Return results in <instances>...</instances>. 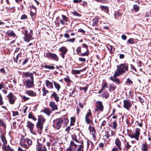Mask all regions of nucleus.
Wrapping results in <instances>:
<instances>
[{"label": "nucleus", "mask_w": 151, "mask_h": 151, "mask_svg": "<svg viewBox=\"0 0 151 151\" xmlns=\"http://www.w3.org/2000/svg\"><path fill=\"white\" fill-rule=\"evenodd\" d=\"M117 69L114 72L117 75H121L128 70V64L126 63L121 64L117 65Z\"/></svg>", "instance_id": "obj_1"}, {"label": "nucleus", "mask_w": 151, "mask_h": 151, "mask_svg": "<svg viewBox=\"0 0 151 151\" xmlns=\"http://www.w3.org/2000/svg\"><path fill=\"white\" fill-rule=\"evenodd\" d=\"M93 118V117L92 116L91 110L90 109H88L85 116V122L88 124H93L92 120Z\"/></svg>", "instance_id": "obj_2"}, {"label": "nucleus", "mask_w": 151, "mask_h": 151, "mask_svg": "<svg viewBox=\"0 0 151 151\" xmlns=\"http://www.w3.org/2000/svg\"><path fill=\"white\" fill-rule=\"evenodd\" d=\"M32 140L28 138L22 140L20 143L21 146L26 149H28L29 146L32 145Z\"/></svg>", "instance_id": "obj_3"}, {"label": "nucleus", "mask_w": 151, "mask_h": 151, "mask_svg": "<svg viewBox=\"0 0 151 151\" xmlns=\"http://www.w3.org/2000/svg\"><path fill=\"white\" fill-rule=\"evenodd\" d=\"M140 130L138 128H136L134 132L132 134H130L129 137L132 138H134L137 141L139 140V137L140 133Z\"/></svg>", "instance_id": "obj_4"}, {"label": "nucleus", "mask_w": 151, "mask_h": 151, "mask_svg": "<svg viewBox=\"0 0 151 151\" xmlns=\"http://www.w3.org/2000/svg\"><path fill=\"white\" fill-rule=\"evenodd\" d=\"M32 35L33 32L32 30H30L29 32H28L27 30H25L24 36V41L27 42H28L31 40H32L34 39L32 37Z\"/></svg>", "instance_id": "obj_5"}, {"label": "nucleus", "mask_w": 151, "mask_h": 151, "mask_svg": "<svg viewBox=\"0 0 151 151\" xmlns=\"http://www.w3.org/2000/svg\"><path fill=\"white\" fill-rule=\"evenodd\" d=\"M63 120L61 118H57L53 121V126L57 129H59L61 127Z\"/></svg>", "instance_id": "obj_6"}, {"label": "nucleus", "mask_w": 151, "mask_h": 151, "mask_svg": "<svg viewBox=\"0 0 151 151\" xmlns=\"http://www.w3.org/2000/svg\"><path fill=\"white\" fill-rule=\"evenodd\" d=\"M26 127L32 134H35V132L34 131L35 125L33 123L30 121H27Z\"/></svg>", "instance_id": "obj_7"}, {"label": "nucleus", "mask_w": 151, "mask_h": 151, "mask_svg": "<svg viewBox=\"0 0 151 151\" xmlns=\"http://www.w3.org/2000/svg\"><path fill=\"white\" fill-rule=\"evenodd\" d=\"M47 58L51 59L54 60L58 61L59 58L58 56L55 54L47 52L46 54Z\"/></svg>", "instance_id": "obj_8"}, {"label": "nucleus", "mask_w": 151, "mask_h": 151, "mask_svg": "<svg viewBox=\"0 0 151 151\" xmlns=\"http://www.w3.org/2000/svg\"><path fill=\"white\" fill-rule=\"evenodd\" d=\"M26 87L28 88H32L34 86V79H26L25 81Z\"/></svg>", "instance_id": "obj_9"}, {"label": "nucleus", "mask_w": 151, "mask_h": 151, "mask_svg": "<svg viewBox=\"0 0 151 151\" xmlns=\"http://www.w3.org/2000/svg\"><path fill=\"white\" fill-rule=\"evenodd\" d=\"M7 97L8 98L10 104H14L16 99V97L12 93H10L7 96Z\"/></svg>", "instance_id": "obj_10"}, {"label": "nucleus", "mask_w": 151, "mask_h": 151, "mask_svg": "<svg viewBox=\"0 0 151 151\" xmlns=\"http://www.w3.org/2000/svg\"><path fill=\"white\" fill-rule=\"evenodd\" d=\"M96 109L95 110V111L99 110L102 111L104 109V106L102 102L100 101H96Z\"/></svg>", "instance_id": "obj_11"}, {"label": "nucleus", "mask_w": 151, "mask_h": 151, "mask_svg": "<svg viewBox=\"0 0 151 151\" xmlns=\"http://www.w3.org/2000/svg\"><path fill=\"white\" fill-rule=\"evenodd\" d=\"M123 106L124 108L128 110L130 108L132 105L131 101L128 100H124L123 101Z\"/></svg>", "instance_id": "obj_12"}, {"label": "nucleus", "mask_w": 151, "mask_h": 151, "mask_svg": "<svg viewBox=\"0 0 151 151\" xmlns=\"http://www.w3.org/2000/svg\"><path fill=\"white\" fill-rule=\"evenodd\" d=\"M116 72H114V76H111L110 78V79L113 82L116 83L118 84L121 83L120 81L116 77L119 76L120 75H117V74H115Z\"/></svg>", "instance_id": "obj_13"}, {"label": "nucleus", "mask_w": 151, "mask_h": 151, "mask_svg": "<svg viewBox=\"0 0 151 151\" xmlns=\"http://www.w3.org/2000/svg\"><path fill=\"white\" fill-rule=\"evenodd\" d=\"M73 140H74L76 142L80 144L81 145H83V141L82 138H81L79 135H74L73 138Z\"/></svg>", "instance_id": "obj_14"}, {"label": "nucleus", "mask_w": 151, "mask_h": 151, "mask_svg": "<svg viewBox=\"0 0 151 151\" xmlns=\"http://www.w3.org/2000/svg\"><path fill=\"white\" fill-rule=\"evenodd\" d=\"M59 50L61 52V56L64 59L65 57V55L66 53L68 51V49L65 47L63 46L60 47L59 49Z\"/></svg>", "instance_id": "obj_15"}, {"label": "nucleus", "mask_w": 151, "mask_h": 151, "mask_svg": "<svg viewBox=\"0 0 151 151\" xmlns=\"http://www.w3.org/2000/svg\"><path fill=\"white\" fill-rule=\"evenodd\" d=\"M115 144L117 148L121 150H122L120 140L119 138H116L115 141Z\"/></svg>", "instance_id": "obj_16"}, {"label": "nucleus", "mask_w": 151, "mask_h": 151, "mask_svg": "<svg viewBox=\"0 0 151 151\" xmlns=\"http://www.w3.org/2000/svg\"><path fill=\"white\" fill-rule=\"evenodd\" d=\"M49 105L51 107L53 111L57 110L58 109L57 105L54 101H50Z\"/></svg>", "instance_id": "obj_17"}, {"label": "nucleus", "mask_w": 151, "mask_h": 151, "mask_svg": "<svg viewBox=\"0 0 151 151\" xmlns=\"http://www.w3.org/2000/svg\"><path fill=\"white\" fill-rule=\"evenodd\" d=\"M23 76L26 79H34L33 75L32 73H30L29 72H25L24 73Z\"/></svg>", "instance_id": "obj_18"}, {"label": "nucleus", "mask_w": 151, "mask_h": 151, "mask_svg": "<svg viewBox=\"0 0 151 151\" xmlns=\"http://www.w3.org/2000/svg\"><path fill=\"white\" fill-rule=\"evenodd\" d=\"M125 147L124 148V151H128L131 147L132 145L131 143L128 141H126L124 142Z\"/></svg>", "instance_id": "obj_19"}, {"label": "nucleus", "mask_w": 151, "mask_h": 151, "mask_svg": "<svg viewBox=\"0 0 151 151\" xmlns=\"http://www.w3.org/2000/svg\"><path fill=\"white\" fill-rule=\"evenodd\" d=\"M44 112L48 116H49L52 113V111L48 107L45 108L42 111H41V112Z\"/></svg>", "instance_id": "obj_20"}, {"label": "nucleus", "mask_w": 151, "mask_h": 151, "mask_svg": "<svg viewBox=\"0 0 151 151\" xmlns=\"http://www.w3.org/2000/svg\"><path fill=\"white\" fill-rule=\"evenodd\" d=\"M46 86L49 88H53V85L52 83L50 82L48 80H46L45 81Z\"/></svg>", "instance_id": "obj_21"}, {"label": "nucleus", "mask_w": 151, "mask_h": 151, "mask_svg": "<svg viewBox=\"0 0 151 151\" xmlns=\"http://www.w3.org/2000/svg\"><path fill=\"white\" fill-rule=\"evenodd\" d=\"M113 135V132L111 130H109L106 132L104 135V136L106 137L107 139H109L110 137L112 136Z\"/></svg>", "instance_id": "obj_22"}, {"label": "nucleus", "mask_w": 151, "mask_h": 151, "mask_svg": "<svg viewBox=\"0 0 151 151\" xmlns=\"http://www.w3.org/2000/svg\"><path fill=\"white\" fill-rule=\"evenodd\" d=\"M51 96H53L54 97L56 102H58L59 101V97L58 96V95L55 92H53L51 95Z\"/></svg>", "instance_id": "obj_23"}, {"label": "nucleus", "mask_w": 151, "mask_h": 151, "mask_svg": "<svg viewBox=\"0 0 151 151\" xmlns=\"http://www.w3.org/2000/svg\"><path fill=\"white\" fill-rule=\"evenodd\" d=\"M148 149V147L146 142L142 144L141 147V150L142 151H147Z\"/></svg>", "instance_id": "obj_24"}, {"label": "nucleus", "mask_w": 151, "mask_h": 151, "mask_svg": "<svg viewBox=\"0 0 151 151\" xmlns=\"http://www.w3.org/2000/svg\"><path fill=\"white\" fill-rule=\"evenodd\" d=\"M43 124L42 123H40V122H37L36 124V127L40 131H42V130L43 128Z\"/></svg>", "instance_id": "obj_25"}, {"label": "nucleus", "mask_w": 151, "mask_h": 151, "mask_svg": "<svg viewBox=\"0 0 151 151\" xmlns=\"http://www.w3.org/2000/svg\"><path fill=\"white\" fill-rule=\"evenodd\" d=\"M25 93L29 96H36V94L32 91H27L25 92Z\"/></svg>", "instance_id": "obj_26"}, {"label": "nucleus", "mask_w": 151, "mask_h": 151, "mask_svg": "<svg viewBox=\"0 0 151 151\" xmlns=\"http://www.w3.org/2000/svg\"><path fill=\"white\" fill-rule=\"evenodd\" d=\"M0 137L2 140V141L3 143L4 144H7V141L6 139L5 134H1L0 136Z\"/></svg>", "instance_id": "obj_27"}, {"label": "nucleus", "mask_w": 151, "mask_h": 151, "mask_svg": "<svg viewBox=\"0 0 151 151\" xmlns=\"http://www.w3.org/2000/svg\"><path fill=\"white\" fill-rule=\"evenodd\" d=\"M99 19V17L96 16L93 19V24H92L93 26H97L98 22Z\"/></svg>", "instance_id": "obj_28"}, {"label": "nucleus", "mask_w": 151, "mask_h": 151, "mask_svg": "<svg viewBox=\"0 0 151 151\" xmlns=\"http://www.w3.org/2000/svg\"><path fill=\"white\" fill-rule=\"evenodd\" d=\"M85 68L83 69L82 70H72V73L73 74H79L81 72H82L83 71L85 70Z\"/></svg>", "instance_id": "obj_29"}, {"label": "nucleus", "mask_w": 151, "mask_h": 151, "mask_svg": "<svg viewBox=\"0 0 151 151\" xmlns=\"http://www.w3.org/2000/svg\"><path fill=\"white\" fill-rule=\"evenodd\" d=\"M36 149L37 151H47V150H43L42 149V145L39 143L37 145Z\"/></svg>", "instance_id": "obj_30"}, {"label": "nucleus", "mask_w": 151, "mask_h": 151, "mask_svg": "<svg viewBox=\"0 0 151 151\" xmlns=\"http://www.w3.org/2000/svg\"><path fill=\"white\" fill-rule=\"evenodd\" d=\"M45 119L43 116H40L38 118V122L44 124L45 122Z\"/></svg>", "instance_id": "obj_31"}, {"label": "nucleus", "mask_w": 151, "mask_h": 151, "mask_svg": "<svg viewBox=\"0 0 151 151\" xmlns=\"http://www.w3.org/2000/svg\"><path fill=\"white\" fill-rule=\"evenodd\" d=\"M88 129L90 131L91 133L93 135H94V134L95 133L96 131L95 129L91 125L89 126L88 128Z\"/></svg>", "instance_id": "obj_32"}, {"label": "nucleus", "mask_w": 151, "mask_h": 151, "mask_svg": "<svg viewBox=\"0 0 151 151\" xmlns=\"http://www.w3.org/2000/svg\"><path fill=\"white\" fill-rule=\"evenodd\" d=\"M3 149L6 151H14V150L10 148L9 145L3 146Z\"/></svg>", "instance_id": "obj_33"}, {"label": "nucleus", "mask_w": 151, "mask_h": 151, "mask_svg": "<svg viewBox=\"0 0 151 151\" xmlns=\"http://www.w3.org/2000/svg\"><path fill=\"white\" fill-rule=\"evenodd\" d=\"M102 10H105V12L107 13L109 11L108 7L107 6L101 5L100 6Z\"/></svg>", "instance_id": "obj_34"}, {"label": "nucleus", "mask_w": 151, "mask_h": 151, "mask_svg": "<svg viewBox=\"0 0 151 151\" xmlns=\"http://www.w3.org/2000/svg\"><path fill=\"white\" fill-rule=\"evenodd\" d=\"M28 118L29 119H31L34 121L37 120V119L31 113H30L28 116Z\"/></svg>", "instance_id": "obj_35"}, {"label": "nucleus", "mask_w": 151, "mask_h": 151, "mask_svg": "<svg viewBox=\"0 0 151 151\" xmlns=\"http://www.w3.org/2000/svg\"><path fill=\"white\" fill-rule=\"evenodd\" d=\"M54 85L55 87L57 89L58 91L60 90V86L59 84H58L55 81H54Z\"/></svg>", "instance_id": "obj_36"}, {"label": "nucleus", "mask_w": 151, "mask_h": 151, "mask_svg": "<svg viewBox=\"0 0 151 151\" xmlns=\"http://www.w3.org/2000/svg\"><path fill=\"white\" fill-rule=\"evenodd\" d=\"M109 90H114L116 88V86L114 84H110L109 85Z\"/></svg>", "instance_id": "obj_37"}, {"label": "nucleus", "mask_w": 151, "mask_h": 151, "mask_svg": "<svg viewBox=\"0 0 151 151\" xmlns=\"http://www.w3.org/2000/svg\"><path fill=\"white\" fill-rule=\"evenodd\" d=\"M0 126L3 127L4 129L6 127V125L4 122L1 119H0Z\"/></svg>", "instance_id": "obj_38"}, {"label": "nucleus", "mask_w": 151, "mask_h": 151, "mask_svg": "<svg viewBox=\"0 0 151 151\" xmlns=\"http://www.w3.org/2000/svg\"><path fill=\"white\" fill-rule=\"evenodd\" d=\"M42 91L43 92V96H45L48 93V91L43 87L42 88Z\"/></svg>", "instance_id": "obj_39"}, {"label": "nucleus", "mask_w": 151, "mask_h": 151, "mask_svg": "<svg viewBox=\"0 0 151 151\" xmlns=\"http://www.w3.org/2000/svg\"><path fill=\"white\" fill-rule=\"evenodd\" d=\"M21 55H22L21 53H19L18 55H17L16 56V58H15L14 57V61L15 62L17 63L18 62L17 60H18L19 57H20Z\"/></svg>", "instance_id": "obj_40"}, {"label": "nucleus", "mask_w": 151, "mask_h": 151, "mask_svg": "<svg viewBox=\"0 0 151 151\" xmlns=\"http://www.w3.org/2000/svg\"><path fill=\"white\" fill-rule=\"evenodd\" d=\"M117 124L116 122L114 121L112 123V127L115 130L117 129Z\"/></svg>", "instance_id": "obj_41"}, {"label": "nucleus", "mask_w": 151, "mask_h": 151, "mask_svg": "<svg viewBox=\"0 0 151 151\" xmlns=\"http://www.w3.org/2000/svg\"><path fill=\"white\" fill-rule=\"evenodd\" d=\"M44 67L45 68H47L49 69H54L55 68V67L53 65H45L44 66Z\"/></svg>", "instance_id": "obj_42"}, {"label": "nucleus", "mask_w": 151, "mask_h": 151, "mask_svg": "<svg viewBox=\"0 0 151 151\" xmlns=\"http://www.w3.org/2000/svg\"><path fill=\"white\" fill-rule=\"evenodd\" d=\"M78 146L79 147L78 148L77 151H83V145H80Z\"/></svg>", "instance_id": "obj_43"}, {"label": "nucleus", "mask_w": 151, "mask_h": 151, "mask_svg": "<svg viewBox=\"0 0 151 151\" xmlns=\"http://www.w3.org/2000/svg\"><path fill=\"white\" fill-rule=\"evenodd\" d=\"M88 84H86V86H85L84 87H81L80 88V89L81 90H84V92H86L87 91L88 88Z\"/></svg>", "instance_id": "obj_44"}, {"label": "nucleus", "mask_w": 151, "mask_h": 151, "mask_svg": "<svg viewBox=\"0 0 151 151\" xmlns=\"http://www.w3.org/2000/svg\"><path fill=\"white\" fill-rule=\"evenodd\" d=\"M72 14L75 16H77L78 17H80L81 16V15L80 14H79L76 11H74L72 12Z\"/></svg>", "instance_id": "obj_45"}, {"label": "nucleus", "mask_w": 151, "mask_h": 151, "mask_svg": "<svg viewBox=\"0 0 151 151\" xmlns=\"http://www.w3.org/2000/svg\"><path fill=\"white\" fill-rule=\"evenodd\" d=\"M7 34L9 36H14L15 35V33L13 31H9L7 32Z\"/></svg>", "instance_id": "obj_46"}, {"label": "nucleus", "mask_w": 151, "mask_h": 151, "mask_svg": "<svg viewBox=\"0 0 151 151\" xmlns=\"http://www.w3.org/2000/svg\"><path fill=\"white\" fill-rule=\"evenodd\" d=\"M133 8L136 12L138 11L139 9V6L136 4L134 5L133 6Z\"/></svg>", "instance_id": "obj_47"}, {"label": "nucleus", "mask_w": 151, "mask_h": 151, "mask_svg": "<svg viewBox=\"0 0 151 151\" xmlns=\"http://www.w3.org/2000/svg\"><path fill=\"white\" fill-rule=\"evenodd\" d=\"M70 147L71 146H73L76 148L77 147V145H76V144H75L73 141H70Z\"/></svg>", "instance_id": "obj_48"}, {"label": "nucleus", "mask_w": 151, "mask_h": 151, "mask_svg": "<svg viewBox=\"0 0 151 151\" xmlns=\"http://www.w3.org/2000/svg\"><path fill=\"white\" fill-rule=\"evenodd\" d=\"M63 19L64 22H67L68 20V18L65 15H62Z\"/></svg>", "instance_id": "obj_49"}, {"label": "nucleus", "mask_w": 151, "mask_h": 151, "mask_svg": "<svg viewBox=\"0 0 151 151\" xmlns=\"http://www.w3.org/2000/svg\"><path fill=\"white\" fill-rule=\"evenodd\" d=\"M119 138L120 139V140H121L122 142H123L124 143L126 141V140L125 138L123 136L121 135Z\"/></svg>", "instance_id": "obj_50"}, {"label": "nucleus", "mask_w": 151, "mask_h": 151, "mask_svg": "<svg viewBox=\"0 0 151 151\" xmlns=\"http://www.w3.org/2000/svg\"><path fill=\"white\" fill-rule=\"evenodd\" d=\"M145 17H151V12H148L146 13Z\"/></svg>", "instance_id": "obj_51"}, {"label": "nucleus", "mask_w": 151, "mask_h": 151, "mask_svg": "<svg viewBox=\"0 0 151 151\" xmlns=\"http://www.w3.org/2000/svg\"><path fill=\"white\" fill-rule=\"evenodd\" d=\"M89 54V53L88 52V51H87L86 52L83 53H81V56H84L88 55Z\"/></svg>", "instance_id": "obj_52"}, {"label": "nucleus", "mask_w": 151, "mask_h": 151, "mask_svg": "<svg viewBox=\"0 0 151 151\" xmlns=\"http://www.w3.org/2000/svg\"><path fill=\"white\" fill-rule=\"evenodd\" d=\"M127 42H128L131 44H133L134 43V39L132 38L129 39L127 41Z\"/></svg>", "instance_id": "obj_53"}, {"label": "nucleus", "mask_w": 151, "mask_h": 151, "mask_svg": "<svg viewBox=\"0 0 151 151\" xmlns=\"http://www.w3.org/2000/svg\"><path fill=\"white\" fill-rule=\"evenodd\" d=\"M4 104V102L3 101L2 97L0 93V105H3Z\"/></svg>", "instance_id": "obj_54"}, {"label": "nucleus", "mask_w": 151, "mask_h": 151, "mask_svg": "<svg viewBox=\"0 0 151 151\" xmlns=\"http://www.w3.org/2000/svg\"><path fill=\"white\" fill-rule=\"evenodd\" d=\"M67 151H74V149L70 146L66 149Z\"/></svg>", "instance_id": "obj_55"}, {"label": "nucleus", "mask_w": 151, "mask_h": 151, "mask_svg": "<svg viewBox=\"0 0 151 151\" xmlns=\"http://www.w3.org/2000/svg\"><path fill=\"white\" fill-rule=\"evenodd\" d=\"M108 84L106 82H105L102 86L101 89L103 90L105 89V88H107Z\"/></svg>", "instance_id": "obj_56"}, {"label": "nucleus", "mask_w": 151, "mask_h": 151, "mask_svg": "<svg viewBox=\"0 0 151 151\" xmlns=\"http://www.w3.org/2000/svg\"><path fill=\"white\" fill-rule=\"evenodd\" d=\"M75 38H72L71 39H68V40L66 42H74V41H75Z\"/></svg>", "instance_id": "obj_57"}, {"label": "nucleus", "mask_w": 151, "mask_h": 151, "mask_svg": "<svg viewBox=\"0 0 151 151\" xmlns=\"http://www.w3.org/2000/svg\"><path fill=\"white\" fill-rule=\"evenodd\" d=\"M76 51L78 54L80 53L81 52V48L80 47H78L76 49Z\"/></svg>", "instance_id": "obj_58"}, {"label": "nucleus", "mask_w": 151, "mask_h": 151, "mask_svg": "<svg viewBox=\"0 0 151 151\" xmlns=\"http://www.w3.org/2000/svg\"><path fill=\"white\" fill-rule=\"evenodd\" d=\"M12 112H13V116H16L19 115L18 112L17 111H13Z\"/></svg>", "instance_id": "obj_59"}, {"label": "nucleus", "mask_w": 151, "mask_h": 151, "mask_svg": "<svg viewBox=\"0 0 151 151\" xmlns=\"http://www.w3.org/2000/svg\"><path fill=\"white\" fill-rule=\"evenodd\" d=\"M64 80L67 83L69 82L70 81V80L69 78L68 77L67 78H64Z\"/></svg>", "instance_id": "obj_60"}, {"label": "nucleus", "mask_w": 151, "mask_h": 151, "mask_svg": "<svg viewBox=\"0 0 151 151\" xmlns=\"http://www.w3.org/2000/svg\"><path fill=\"white\" fill-rule=\"evenodd\" d=\"M82 46L83 47L85 48L86 49L87 51H88V46L87 45L84 43L82 44Z\"/></svg>", "instance_id": "obj_61"}, {"label": "nucleus", "mask_w": 151, "mask_h": 151, "mask_svg": "<svg viewBox=\"0 0 151 151\" xmlns=\"http://www.w3.org/2000/svg\"><path fill=\"white\" fill-rule=\"evenodd\" d=\"M27 18V17L26 15L25 14L22 15L21 17V19H24Z\"/></svg>", "instance_id": "obj_62"}, {"label": "nucleus", "mask_w": 151, "mask_h": 151, "mask_svg": "<svg viewBox=\"0 0 151 151\" xmlns=\"http://www.w3.org/2000/svg\"><path fill=\"white\" fill-rule=\"evenodd\" d=\"M130 67L132 70H133L134 71V72H136V70L135 69V67L134 66L132 65H130Z\"/></svg>", "instance_id": "obj_63"}, {"label": "nucleus", "mask_w": 151, "mask_h": 151, "mask_svg": "<svg viewBox=\"0 0 151 151\" xmlns=\"http://www.w3.org/2000/svg\"><path fill=\"white\" fill-rule=\"evenodd\" d=\"M70 121L71 123H73L75 122V118L74 117H72L70 118Z\"/></svg>", "instance_id": "obj_64"}]
</instances>
